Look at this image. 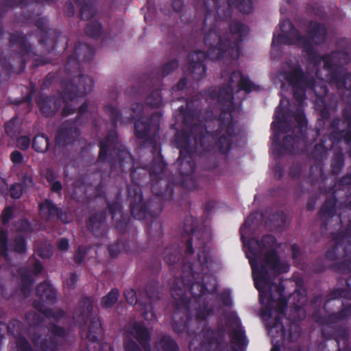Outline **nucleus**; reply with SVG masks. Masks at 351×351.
Masks as SVG:
<instances>
[{"instance_id":"11","label":"nucleus","mask_w":351,"mask_h":351,"mask_svg":"<svg viewBox=\"0 0 351 351\" xmlns=\"http://www.w3.org/2000/svg\"><path fill=\"white\" fill-rule=\"evenodd\" d=\"M160 116L154 114L150 119L149 123L147 117H142L135 124L136 136L138 138H145L152 128L156 129L158 125Z\"/></svg>"},{"instance_id":"47","label":"nucleus","mask_w":351,"mask_h":351,"mask_svg":"<svg viewBox=\"0 0 351 351\" xmlns=\"http://www.w3.org/2000/svg\"><path fill=\"white\" fill-rule=\"evenodd\" d=\"M339 248H341V247L338 246V247H335L334 250V252H331V251L328 252L327 256L330 259L336 258V257H337V256H336V254H333V253L336 254V251H339Z\"/></svg>"},{"instance_id":"7","label":"nucleus","mask_w":351,"mask_h":351,"mask_svg":"<svg viewBox=\"0 0 351 351\" xmlns=\"http://www.w3.org/2000/svg\"><path fill=\"white\" fill-rule=\"evenodd\" d=\"M136 339L139 343L144 348L145 351H151L149 344V335L147 329L140 324L133 325L124 343L125 351H141L136 342L131 338Z\"/></svg>"},{"instance_id":"38","label":"nucleus","mask_w":351,"mask_h":351,"mask_svg":"<svg viewBox=\"0 0 351 351\" xmlns=\"http://www.w3.org/2000/svg\"><path fill=\"white\" fill-rule=\"evenodd\" d=\"M59 250L66 251L69 249V241L66 239H60L57 243Z\"/></svg>"},{"instance_id":"33","label":"nucleus","mask_w":351,"mask_h":351,"mask_svg":"<svg viewBox=\"0 0 351 351\" xmlns=\"http://www.w3.org/2000/svg\"><path fill=\"white\" fill-rule=\"evenodd\" d=\"M86 254V250L83 247H79L75 254L74 258L76 263H81Z\"/></svg>"},{"instance_id":"12","label":"nucleus","mask_w":351,"mask_h":351,"mask_svg":"<svg viewBox=\"0 0 351 351\" xmlns=\"http://www.w3.org/2000/svg\"><path fill=\"white\" fill-rule=\"evenodd\" d=\"M61 102V99L49 97H40L38 100L40 109L42 113L46 117L54 114L59 108Z\"/></svg>"},{"instance_id":"59","label":"nucleus","mask_w":351,"mask_h":351,"mask_svg":"<svg viewBox=\"0 0 351 351\" xmlns=\"http://www.w3.org/2000/svg\"><path fill=\"white\" fill-rule=\"evenodd\" d=\"M71 112L69 111V107H64V109H63V114L64 115H68Z\"/></svg>"},{"instance_id":"15","label":"nucleus","mask_w":351,"mask_h":351,"mask_svg":"<svg viewBox=\"0 0 351 351\" xmlns=\"http://www.w3.org/2000/svg\"><path fill=\"white\" fill-rule=\"evenodd\" d=\"M156 351H178L176 344L169 337L162 336L156 344Z\"/></svg>"},{"instance_id":"50","label":"nucleus","mask_w":351,"mask_h":351,"mask_svg":"<svg viewBox=\"0 0 351 351\" xmlns=\"http://www.w3.org/2000/svg\"><path fill=\"white\" fill-rule=\"evenodd\" d=\"M118 247L117 245H111L109 247V252L112 256H116L117 254V250Z\"/></svg>"},{"instance_id":"17","label":"nucleus","mask_w":351,"mask_h":351,"mask_svg":"<svg viewBox=\"0 0 351 351\" xmlns=\"http://www.w3.org/2000/svg\"><path fill=\"white\" fill-rule=\"evenodd\" d=\"M32 146L36 152H45L49 147V140L44 135H38L34 138Z\"/></svg>"},{"instance_id":"24","label":"nucleus","mask_w":351,"mask_h":351,"mask_svg":"<svg viewBox=\"0 0 351 351\" xmlns=\"http://www.w3.org/2000/svg\"><path fill=\"white\" fill-rule=\"evenodd\" d=\"M116 138V134L114 132H110L106 139L104 141H102L100 144V154H103L106 152L108 147L110 144L112 143Z\"/></svg>"},{"instance_id":"45","label":"nucleus","mask_w":351,"mask_h":351,"mask_svg":"<svg viewBox=\"0 0 351 351\" xmlns=\"http://www.w3.org/2000/svg\"><path fill=\"white\" fill-rule=\"evenodd\" d=\"M171 295L176 300H178V299L181 298L182 296V290L179 289H172L171 290Z\"/></svg>"},{"instance_id":"3","label":"nucleus","mask_w":351,"mask_h":351,"mask_svg":"<svg viewBox=\"0 0 351 351\" xmlns=\"http://www.w3.org/2000/svg\"><path fill=\"white\" fill-rule=\"evenodd\" d=\"M281 33L274 38L273 45L279 44H295L305 50L310 59L316 56L313 51V45H318L325 42L326 38V30L324 25L312 22L309 25L308 32V40L298 36L296 29L293 27L292 23L289 20H283L280 24Z\"/></svg>"},{"instance_id":"20","label":"nucleus","mask_w":351,"mask_h":351,"mask_svg":"<svg viewBox=\"0 0 351 351\" xmlns=\"http://www.w3.org/2000/svg\"><path fill=\"white\" fill-rule=\"evenodd\" d=\"M230 3L235 4L240 12L245 14L251 12L252 6L249 0H229Z\"/></svg>"},{"instance_id":"58","label":"nucleus","mask_w":351,"mask_h":351,"mask_svg":"<svg viewBox=\"0 0 351 351\" xmlns=\"http://www.w3.org/2000/svg\"><path fill=\"white\" fill-rule=\"evenodd\" d=\"M51 250H48V251H47V254H40V255H41L43 257H44V258H48V257H49V256H51Z\"/></svg>"},{"instance_id":"14","label":"nucleus","mask_w":351,"mask_h":351,"mask_svg":"<svg viewBox=\"0 0 351 351\" xmlns=\"http://www.w3.org/2000/svg\"><path fill=\"white\" fill-rule=\"evenodd\" d=\"M39 206L40 215L42 218L49 220L58 217V209L51 201L45 200L40 204Z\"/></svg>"},{"instance_id":"53","label":"nucleus","mask_w":351,"mask_h":351,"mask_svg":"<svg viewBox=\"0 0 351 351\" xmlns=\"http://www.w3.org/2000/svg\"><path fill=\"white\" fill-rule=\"evenodd\" d=\"M24 182L27 186H30L32 184V179L30 176H25L24 178Z\"/></svg>"},{"instance_id":"19","label":"nucleus","mask_w":351,"mask_h":351,"mask_svg":"<svg viewBox=\"0 0 351 351\" xmlns=\"http://www.w3.org/2000/svg\"><path fill=\"white\" fill-rule=\"evenodd\" d=\"M119 297V291L117 289H112L101 300V305L105 308L111 307L116 303Z\"/></svg>"},{"instance_id":"54","label":"nucleus","mask_w":351,"mask_h":351,"mask_svg":"<svg viewBox=\"0 0 351 351\" xmlns=\"http://www.w3.org/2000/svg\"><path fill=\"white\" fill-rule=\"evenodd\" d=\"M186 84V82H185V79L183 78L182 80H180V82H178L177 86H178V89H182L184 87Z\"/></svg>"},{"instance_id":"41","label":"nucleus","mask_w":351,"mask_h":351,"mask_svg":"<svg viewBox=\"0 0 351 351\" xmlns=\"http://www.w3.org/2000/svg\"><path fill=\"white\" fill-rule=\"evenodd\" d=\"M15 123H16V119H13L10 121L6 123V124H5V130H6V132L8 134H9L10 135L12 134V133H13L12 129H13V128L15 125Z\"/></svg>"},{"instance_id":"4","label":"nucleus","mask_w":351,"mask_h":351,"mask_svg":"<svg viewBox=\"0 0 351 351\" xmlns=\"http://www.w3.org/2000/svg\"><path fill=\"white\" fill-rule=\"evenodd\" d=\"M285 79L295 88L294 97L298 101L305 99V89L315 87V82L313 76L304 75L298 64L287 63L282 67Z\"/></svg>"},{"instance_id":"44","label":"nucleus","mask_w":351,"mask_h":351,"mask_svg":"<svg viewBox=\"0 0 351 351\" xmlns=\"http://www.w3.org/2000/svg\"><path fill=\"white\" fill-rule=\"evenodd\" d=\"M62 189V184L60 181H54L51 184V190L54 192H59Z\"/></svg>"},{"instance_id":"35","label":"nucleus","mask_w":351,"mask_h":351,"mask_svg":"<svg viewBox=\"0 0 351 351\" xmlns=\"http://www.w3.org/2000/svg\"><path fill=\"white\" fill-rule=\"evenodd\" d=\"M219 145L220 148L221 149V152H225L227 149H229L230 145V140L228 138L226 137H221L219 140Z\"/></svg>"},{"instance_id":"34","label":"nucleus","mask_w":351,"mask_h":351,"mask_svg":"<svg viewBox=\"0 0 351 351\" xmlns=\"http://www.w3.org/2000/svg\"><path fill=\"white\" fill-rule=\"evenodd\" d=\"M30 144V141L27 136H22L17 140V146L21 149H26Z\"/></svg>"},{"instance_id":"52","label":"nucleus","mask_w":351,"mask_h":351,"mask_svg":"<svg viewBox=\"0 0 351 351\" xmlns=\"http://www.w3.org/2000/svg\"><path fill=\"white\" fill-rule=\"evenodd\" d=\"M42 265L39 263H36L34 265V271L36 274L39 273L42 270Z\"/></svg>"},{"instance_id":"8","label":"nucleus","mask_w":351,"mask_h":351,"mask_svg":"<svg viewBox=\"0 0 351 351\" xmlns=\"http://www.w3.org/2000/svg\"><path fill=\"white\" fill-rule=\"evenodd\" d=\"M75 87L73 85H69L66 88V90L63 95L62 101L68 105L69 100L73 103L71 104L73 107H75V91L79 95L84 96L90 91L93 88V82L89 76H80L75 78Z\"/></svg>"},{"instance_id":"62","label":"nucleus","mask_w":351,"mask_h":351,"mask_svg":"<svg viewBox=\"0 0 351 351\" xmlns=\"http://www.w3.org/2000/svg\"><path fill=\"white\" fill-rule=\"evenodd\" d=\"M23 291L25 295H27L26 288L25 287L24 285H23Z\"/></svg>"},{"instance_id":"37","label":"nucleus","mask_w":351,"mask_h":351,"mask_svg":"<svg viewBox=\"0 0 351 351\" xmlns=\"http://www.w3.org/2000/svg\"><path fill=\"white\" fill-rule=\"evenodd\" d=\"M12 215V209L10 207H8L5 208L2 213V222L3 223H6L11 218Z\"/></svg>"},{"instance_id":"22","label":"nucleus","mask_w":351,"mask_h":351,"mask_svg":"<svg viewBox=\"0 0 351 351\" xmlns=\"http://www.w3.org/2000/svg\"><path fill=\"white\" fill-rule=\"evenodd\" d=\"M85 32L88 36H97L101 33V26L98 23L93 22L87 25Z\"/></svg>"},{"instance_id":"28","label":"nucleus","mask_w":351,"mask_h":351,"mask_svg":"<svg viewBox=\"0 0 351 351\" xmlns=\"http://www.w3.org/2000/svg\"><path fill=\"white\" fill-rule=\"evenodd\" d=\"M147 103L152 106L158 107L162 103V99L157 92L153 93L152 95L147 97Z\"/></svg>"},{"instance_id":"36","label":"nucleus","mask_w":351,"mask_h":351,"mask_svg":"<svg viewBox=\"0 0 351 351\" xmlns=\"http://www.w3.org/2000/svg\"><path fill=\"white\" fill-rule=\"evenodd\" d=\"M178 64L177 61H171L169 63H167L163 68V73L165 74H169L171 71H173L174 69H176L178 67Z\"/></svg>"},{"instance_id":"2","label":"nucleus","mask_w":351,"mask_h":351,"mask_svg":"<svg viewBox=\"0 0 351 351\" xmlns=\"http://www.w3.org/2000/svg\"><path fill=\"white\" fill-rule=\"evenodd\" d=\"M247 33V27L236 21L231 23L229 32H208L204 36L207 57L217 60L228 54L232 59H237L240 54L239 43Z\"/></svg>"},{"instance_id":"55","label":"nucleus","mask_w":351,"mask_h":351,"mask_svg":"<svg viewBox=\"0 0 351 351\" xmlns=\"http://www.w3.org/2000/svg\"><path fill=\"white\" fill-rule=\"evenodd\" d=\"M86 104H83L79 108V111L80 113H83L84 112L86 111Z\"/></svg>"},{"instance_id":"25","label":"nucleus","mask_w":351,"mask_h":351,"mask_svg":"<svg viewBox=\"0 0 351 351\" xmlns=\"http://www.w3.org/2000/svg\"><path fill=\"white\" fill-rule=\"evenodd\" d=\"M101 217L94 216L91 217L88 222V228L92 231H95L101 226Z\"/></svg>"},{"instance_id":"21","label":"nucleus","mask_w":351,"mask_h":351,"mask_svg":"<svg viewBox=\"0 0 351 351\" xmlns=\"http://www.w3.org/2000/svg\"><path fill=\"white\" fill-rule=\"evenodd\" d=\"M39 348L40 351H56V342L51 338L45 339L40 342Z\"/></svg>"},{"instance_id":"13","label":"nucleus","mask_w":351,"mask_h":351,"mask_svg":"<svg viewBox=\"0 0 351 351\" xmlns=\"http://www.w3.org/2000/svg\"><path fill=\"white\" fill-rule=\"evenodd\" d=\"M330 80L338 88H345L351 90V75L347 74L344 69H341L338 73H332Z\"/></svg>"},{"instance_id":"56","label":"nucleus","mask_w":351,"mask_h":351,"mask_svg":"<svg viewBox=\"0 0 351 351\" xmlns=\"http://www.w3.org/2000/svg\"><path fill=\"white\" fill-rule=\"evenodd\" d=\"M189 165L190 166V170H189V171L184 172L185 174H189L193 171L194 165L193 163H190V164H189Z\"/></svg>"},{"instance_id":"39","label":"nucleus","mask_w":351,"mask_h":351,"mask_svg":"<svg viewBox=\"0 0 351 351\" xmlns=\"http://www.w3.org/2000/svg\"><path fill=\"white\" fill-rule=\"evenodd\" d=\"M11 160L14 163L19 164L22 162L23 160L22 154L19 152L15 151L11 154Z\"/></svg>"},{"instance_id":"29","label":"nucleus","mask_w":351,"mask_h":351,"mask_svg":"<svg viewBox=\"0 0 351 351\" xmlns=\"http://www.w3.org/2000/svg\"><path fill=\"white\" fill-rule=\"evenodd\" d=\"M124 295L127 302L131 304H136L137 302L136 292L133 289H128L124 292Z\"/></svg>"},{"instance_id":"57","label":"nucleus","mask_w":351,"mask_h":351,"mask_svg":"<svg viewBox=\"0 0 351 351\" xmlns=\"http://www.w3.org/2000/svg\"><path fill=\"white\" fill-rule=\"evenodd\" d=\"M292 141H293V138L291 136H287L285 138V146H287V142H289V141L291 142Z\"/></svg>"},{"instance_id":"6","label":"nucleus","mask_w":351,"mask_h":351,"mask_svg":"<svg viewBox=\"0 0 351 351\" xmlns=\"http://www.w3.org/2000/svg\"><path fill=\"white\" fill-rule=\"evenodd\" d=\"M230 84L228 87L223 88L220 93L219 99L221 102L225 100L228 103V106L232 104L233 86H237L239 90H244L247 92L256 90L258 87L248 79L244 77L239 71L232 73L229 78Z\"/></svg>"},{"instance_id":"18","label":"nucleus","mask_w":351,"mask_h":351,"mask_svg":"<svg viewBox=\"0 0 351 351\" xmlns=\"http://www.w3.org/2000/svg\"><path fill=\"white\" fill-rule=\"evenodd\" d=\"M237 328L232 332V343H235L239 348L245 344V338L244 332L241 327L238 324L237 320H236Z\"/></svg>"},{"instance_id":"63","label":"nucleus","mask_w":351,"mask_h":351,"mask_svg":"<svg viewBox=\"0 0 351 351\" xmlns=\"http://www.w3.org/2000/svg\"><path fill=\"white\" fill-rule=\"evenodd\" d=\"M189 348H190L191 350H192V344H191V343L189 344Z\"/></svg>"},{"instance_id":"27","label":"nucleus","mask_w":351,"mask_h":351,"mask_svg":"<svg viewBox=\"0 0 351 351\" xmlns=\"http://www.w3.org/2000/svg\"><path fill=\"white\" fill-rule=\"evenodd\" d=\"M225 119H227V125H226V130H227L228 133L230 135H231L232 134L231 131L232 130V127L231 125V121H232V116H231V114L229 112H223L221 114L220 120H221V122L223 123V125H226Z\"/></svg>"},{"instance_id":"31","label":"nucleus","mask_w":351,"mask_h":351,"mask_svg":"<svg viewBox=\"0 0 351 351\" xmlns=\"http://www.w3.org/2000/svg\"><path fill=\"white\" fill-rule=\"evenodd\" d=\"M13 247L14 251L23 252L25 250L24 239L22 237L16 238L14 241Z\"/></svg>"},{"instance_id":"1","label":"nucleus","mask_w":351,"mask_h":351,"mask_svg":"<svg viewBox=\"0 0 351 351\" xmlns=\"http://www.w3.org/2000/svg\"><path fill=\"white\" fill-rule=\"evenodd\" d=\"M277 243L271 235L263 237L261 241L252 239L249 243L247 256L252 268V275L256 288L260 292V300L264 308V317L276 318L282 315L286 301L282 298V290L273 283L276 274L285 273L289 269L288 264L280 261L275 253Z\"/></svg>"},{"instance_id":"23","label":"nucleus","mask_w":351,"mask_h":351,"mask_svg":"<svg viewBox=\"0 0 351 351\" xmlns=\"http://www.w3.org/2000/svg\"><path fill=\"white\" fill-rule=\"evenodd\" d=\"M12 351H30L28 343L23 338H19L15 345L12 348Z\"/></svg>"},{"instance_id":"46","label":"nucleus","mask_w":351,"mask_h":351,"mask_svg":"<svg viewBox=\"0 0 351 351\" xmlns=\"http://www.w3.org/2000/svg\"><path fill=\"white\" fill-rule=\"evenodd\" d=\"M291 250H292L293 258L296 259L300 254V250H299L298 247L297 245H294L292 246Z\"/></svg>"},{"instance_id":"16","label":"nucleus","mask_w":351,"mask_h":351,"mask_svg":"<svg viewBox=\"0 0 351 351\" xmlns=\"http://www.w3.org/2000/svg\"><path fill=\"white\" fill-rule=\"evenodd\" d=\"M37 293L43 299L51 300L56 297L55 290L50 285L46 283L38 286Z\"/></svg>"},{"instance_id":"61","label":"nucleus","mask_w":351,"mask_h":351,"mask_svg":"<svg viewBox=\"0 0 351 351\" xmlns=\"http://www.w3.org/2000/svg\"><path fill=\"white\" fill-rule=\"evenodd\" d=\"M350 267H351V263H349L348 265L347 268H343V271H346L347 269L349 270Z\"/></svg>"},{"instance_id":"43","label":"nucleus","mask_w":351,"mask_h":351,"mask_svg":"<svg viewBox=\"0 0 351 351\" xmlns=\"http://www.w3.org/2000/svg\"><path fill=\"white\" fill-rule=\"evenodd\" d=\"M198 238V233L197 232H195L194 234L193 235L192 238L191 239H189L187 242V251L189 253H193V250L192 249V247H191V242L194 240V239H197Z\"/></svg>"},{"instance_id":"49","label":"nucleus","mask_w":351,"mask_h":351,"mask_svg":"<svg viewBox=\"0 0 351 351\" xmlns=\"http://www.w3.org/2000/svg\"><path fill=\"white\" fill-rule=\"evenodd\" d=\"M46 177L47 180L50 182H53L55 181V176L52 171H47Z\"/></svg>"},{"instance_id":"60","label":"nucleus","mask_w":351,"mask_h":351,"mask_svg":"<svg viewBox=\"0 0 351 351\" xmlns=\"http://www.w3.org/2000/svg\"><path fill=\"white\" fill-rule=\"evenodd\" d=\"M71 132L74 134V136L73 137L77 136L79 135V132L76 130H74L73 131H71Z\"/></svg>"},{"instance_id":"32","label":"nucleus","mask_w":351,"mask_h":351,"mask_svg":"<svg viewBox=\"0 0 351 351\" xmlns=\"http://www.w3.org/2000/svg\"><path fill=\"white\" fill-rule=\"evenodd\" d=\"M7 250L6 233L3 230L0 231V255H4Z\"/></svg>"},{"instance_id":"51","label":"nucleus","mask_w":351,"mask_h":351,"mask_svg":"<svg viewBox=\"0 0 351 351\" xmlns=\"http://www.w3.org/2000/svg\"><path fill=\"white\" fill-rule=\"evenodd\" d=\"M53 332L57 336H61L64 334V330L60 327H53Z\"/></svg>"},{"instance_id":"42","label":"nucleus","mask_w":351,"mask_h":351,"mask_svg":"<svg viewBox=\"0 0 351 351\" xmlns=\"http://www.w3.org/2000/svg\"><path fill=\"white\" fill-rule=\"evenodd\" d=\"M77 281V276L75 274H71L66 280V285L69 287H72L75 285V283Z\"/></svg>"},{"instance_id":"30","label":"nucleus","mask_w":351,"mask_h":351,"mask_svg":"<svg viewBox=\"0 0 351 351\" xmlns=\"http://www.w3.org/2000/svg\"><path fill=\"white\" fill-rule=\"evenodd\" d=\"M23 192L22 186L20 184H13L10 188V195L12 198L19 199Z\"/></svg>"},{"instance_id":"10","label":"nucleus","mask_w":351,"mask_h":351,"mask_svg":"<svg viewBox=\"0 0 351 351\" xmlns=\"http://www.w3.org/2000/svg\"><path fill=\"white\" fill-rule=\"evenodd\" d=\"M191 62L189 66V73L192 75L195 80L202 78L206 71L205 66L202 64V61L206 58L204 52H195L191 55Z\"/></svg>"},{"instance_id":"48","label":"nucleus","mask_w":351,"mask_h":351,"mask_svg":"<svg viewBox=\"0 0 351 351\" xmlns=\"http://www.w3.org/2000/svg\"><path fill=\"white\" fill-rule=\"evenodd\" d=\"M144 317L145 319L147 320H154L155 319V315L154 313L151 311L149 312H145L144 313Z\"/></svg>"},{"instance_id":"5","label":"nucleus","mask_w":351,"mask_h":351,"mask_svg":"<svg viewBox=\"0 0 351 351\" xmlns=\"http://www.w3.org/2000/svg\"><path fill=\"white\" fill-rule=\"evenodd\" d=\"M92 308V301L88 298L84 299L80 304L76 319L79 322H86L88 319H90L86 332V338L94 342L101 336L102 328L100 320L97 317H91Z\"/></svg>"},{"instance_id":"26","label":"nucleus","mask_w":351,"mask_h":351,"mask_svg":"<svg viewBox=\"0 0 351 351\" xmlns=\"http://www.w3.org/2000/svg\"><path fill=\"white\" fill-rule=\"evenodd\" d=\"M95 13V8L92 5H84L81 9V16L84 20L89 19Z\"/></svg>"},{"instance_id":"40","label":"nucleus","mask_w":351,"mask_h":351,"mask_svg":"<svg viewBox=\"0 0 351 351\" xmlns=\"http://www.w3.org/2000/svg\"><path fill=\"white\" fill-rule=\"evenodd\" d=\"M348 289L347 290L341 291L339 293L340 297L348 298L351 299V282L350 281L347 283Z\"/></svg>"},{"instance_id":"64","label":"nucleus","mask_w":351,"mask_h":351,"mask_svg":"<svg viewBox=\"0 0 351 351\" xmlns=\"http://www.w3.org/2000/svg\"><path fill=\"white\" fill-rule=\"evenodd\" d=\"M25 281H26V279H25V278H23V283L24 284Z\"/></svg>"},{"instance_id":"9","label":"nucleus","mask_w":351,"mask_h":351,"mask_svg":"<svg viewBox=\"0 0 351 351\" xmlns=\"http://www.w3.org/2000/svg\"><path fill=\"white\" fill-rule=\"evenodd\" d=\"M350 56L344 51H335L330 54L322 57L313 56V63L319 64L323 63L324 67L328 69L338 68L349 62Z\"/></svg>"}]
</instances>
